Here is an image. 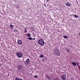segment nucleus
<instances>
[{"instance_id":"nucleus-1","label":"nucleus","mask_w":80,"mask_h":80,"mask_svg":"<svg viewBox=\"0 0 80 80\" xmlns=\"http://www.w3.org/2000/svg\"><path fill=\"white\" fill-rule=\"evenodd\" d=\"M53 51L55 55H56L57 56H60V52L58 51V49L56 48L55 50L53 49Z\"/></svg>"},{"instance_id":"nucleus-2","label":"nucleus","mask_w":80,"mask_h":80,"mask_svg":"<svg viewBox=\"0 0 80 80\" xmlns=\"http://www.w3.org/2000/svg\"><path fill=\"white\" fill-rule=\"evenodd\" d=\"M38 43L40 45H44L45 42L42 39H40L38 41Z\"/></svg>"},{"instance_id":"nucleus-3","label":"nucleus","mask_w":80,"mask_h":80,"mask_svg":"<svg viewBox=\"0 0 80 80\" xmlns=\"http://www.w3.org/2000/svg\"><path fill=\"white\" fill-rule=\"evenodd\" d=\"M16 54L17 56L19 58H21L22 57V53L20 52H18V53H16Z\"/></svg>"},{"instance_id":"nucleus-4","label":"nucleus","mask_w":80,"mask_h":80,"mask_svg":"<svg viewBox=\"0 0 80 80\" xmlns=\"http://www.w3.org/2000/svg\"><path fill=\"white\" fill-rule=\"evenodd\" d=\"M62 80H65L66 79V75L65 74H63L61 77Z\"/></svg>"},{"instance_id":"nucleus-5","label":"nucleus","mask_w":80,"mask_h":80,"mask_svg":"<svg viewBox=\"0 0 80 80\" xmlns=\"http://www.w3.org/2000/svg\"><path fill=\"white\" fill-rule=\"evenodd\" d=\"M29 62H30V59H29V58L27 59L25 62V65H27L29 63Z\"/></svg>"},{"instance_id":"nucleus-6","label":"nucleus","mask_w":80,"mask_h":80,"mask_svg":"<svg viewBox=\"0 0 80 80\" xmlns=\"http://www.w3.org/2000/svg\"><path fill=\"white\" fill-rule=\"evenodd\" d=\"M18 43L19 45L22 44V41L21 40H18Z\"/></svg>"},{"instance_id":"nucleus-7","label":"nucleus","mask_w":80,"mask_h":80,"mask_svg":"<svg viewBox=\"0 0 80 80\" xmlns=\"http://www.w3.org/2000/svg\"><path fill=\"white\" fill-rule=\"evenodd\" d=\"M18 70H21V68H22V65H19L18 66Z\"/></svg>"},{"instance_id":"nucleus-8","label":"nucleus","mask_w":80,"mask_h":80,"mask_svg":"<svg viewBox=\"0 0 80 80\" xmlns=\"http://www.w3.org/2000/svg\"><path fill=\"white\" fill-rule=\"evenodd\" d=\"M65 5L68 7H70L71 6V4H70V3L68 2H67L65 3Z\"/></svg>"},{"instance_id":"nucleus-9","label":"nucleus","mask_w":80,"mask_h":80,"mask_svg":"<svg viewBox=\"0 0 80 80\" xmlns=\"http://www.w3.org/2000/svg\"><path fill=\"white\" fill-rule=\"evenodd\" d=\"M15 80H23L22 78H19L18 77H16L15 78Z\"/></svg>"},{"instance_id":"nucleus-10","label":"nucleus","mask_w":80,"mask_h":80,"mask_svg":"<svg viewBox=\"0 0 80 80\" xmlns=\"http://www.w3.org/2000/svg\"><path fill=\"white\" fill-rule=\"evenodd\" d=\"M71 15H73L74 17H75L76 18H79V17L78 16H77V15H74V14H72Z\"/></svg>"},{"instance_id":"nucleus-11","label":"nucleus","mask_w":80,"mask_h":80,"mask_svg":"<svg viewBox=\"0 0 80 80\" xmlns=\"http://www.w3.org/2000/svg\"><path fill=\"white\" fill-rule=\"evenodd\" d=\"M43 57H44V56H43V55H42V54H41L39 56V58H43Z\"/></svg>"},{"instance_id":"nucleus-12","label":"nucleus","mask_w":80,"mask_h":80,"mask_svg":"<svg viewBox=\"0 0 80 80\" xmlns=\"http://www.w3.org/2000/svg\"><path fill=\"white\" fill-rule=\"evenodd\" d=\"M72 65H74V66H75L77 64H76V62H72Z\"/></svg>"},{"instance_id":"nucleus-13","label":"nucleus","mask_w":80,"mask_h":80,"mask_svg":"<svg viewBox=\"0 0 80 80\" xmlns=\"http://www.w3.org/2000/svg\"><path fill=\"white\" fill-rule=\"evenodd\" d=\"M46 78L47 79H48V80H51V78H50V77L49 76H46Z\"/></svg>"},{"instance_id":"nucleus-14","label":"nucleus","mask_w":80,"mask_h":80,"mask_svg":"<svg viewBox=\"0 0 80 80\" xmlns=\"http://www.w3.org/2000/svg\"><path fill=\"white\" fill-rule=\"evenodd\" d=\"M27 35L28 37H30L31 36V34L29 33L27 34Z\"/></svg>"},{"instance_id":"nucleus-15","label":"nucleus","mask_w":80,"mask_h":80,"mask_svg":"<svg viewBox=\"0 0 80 80\" xmlns=\"http://www.w3.org/2000/svg\"><path fill=\"white\" fill-rule=\"evenodd\" d=\"M63 37H64V38H68V36H63Z\"/></svg>"},{"instance_id":"nucleus-16","label":"nucleus","mask_w":80,"mask_h":80,"mask_svg":"<svg viewBox=\"0 0 80 80\" xmlns=\"http://www.w3.org/2000/svg\"><path fill=\"white\" fill-rule=\"evenodd\" d=\"M27 28H24V33H27Z\"/></svg>"},{"instance_id":"nucleus-17","label":"nucleus","mask_w":80,"mask_h":80,"mask_svg":"<svg viewBox=\"0 0 80 80\" xmlns=\"http://www.w3.org/2000/svg\"><path fill=\"white\" fill-rule=\"evenodd\" d=\"M28 40H33V38L31 37H29L28 38Z\"/></svg>"},{"instance_id":"nucleus-18","label":"nucleus","mask_w":80,"mask_h":80,"mask_svg":"<svg viewBox=\"0 0 80 80\" xmlns=\"http://www.w3.org/2000/svg\"><path fill=\"white\" fill-rule=\"evenodd\" d=\"M10 27L11 28H13V25L11 24L10 25Z\"/></svg>"},{"instance_id":"nucleus-19","label":"nucleus","mask_w":80,"mask_h":80,"mask_svg":"<svg viewBox=\"0 0 80 80\" xmlns=\"http://www.w3.org/2000/svg\"><path fill=\"white\" fill-rule=\"evenodd\" d=\"M15 7V8H19V6H18L16 5Z\"/></svg>"},{"instance_id":"nucleus-20","label":"nucleus","mask_w":80,"mask_h":80,"mask_svg":"<svg viewBox=\"0 0 80 80\" xmlns=\"http://www.w3.org/2000/svg\"><path fill=\"white\" fill-rule=\"evenodd\" d=\"M31 30H32V31H35V29L34 28H33V27L32 28Z\"/></svg>"},{"instance_id":"nucleus-21","label":"nucleus","mask_w":80,"mask_h":80,"mask_svg":"<svg viewBox=\"0 0 80 80\" xmlns=\"http://www.w3.org/2000/svg\"><path fill=\"white\" fill-rule=\"evenodd\" d=\"M65 50H66V51L68 52H70V51L68 50V49H65Z\"/></svg>"},{"instance_id":"nucleus-22","label":"nucleus","mask_w":80,"mask_h":80,"mask_svg":"<svg viewBox=\"0 0 80 80\" xmlns=\"http://www.w3.org/2000/svg\"><path fill=\"white\" fill-rule=\"evenodd\" d=\"M14 32H17L18 31V30H17V29H14Z\"/></svg>"},{"instance_id":"nucleus-23","label":"nucleus","mask_w":80,"mask_h":80,"mask_svg":"<svg viewBox=\"0 0 80 80\" xmlns=\"http://www.w3.org/2000/svg\"><path fill=\"white\" fill-rule=\"evenodd\" d=\"M34 78H37V77H38V76H34Z\"/></svg>"},{"instance_id":"nucleus-24","label":"nucleus","mask_w":80,"mask_h":80,"mask_svg":"<svg viewBox=\"0 0 80 80\" xmlns=\"http://www.w3.org/2000/svg\"><path fill=\"white\" fill-rule=\"evenodd\" d=\"M44 6L45 7H46V5L45 4H44Z\"/></svg>"},{"instance_id":"nucleus-25","label":"nucleus","mask_w":80,"mask_h":80,"mask_svg":"<svg viewBox=\"0 0 80 80\" xmlns=\"http://www.w3.org/2000/svg\"><path fill=\"white\" fill-rule=\"evenodd\" d=\"M45 59H42V61H43V62L44 60Z\"/></svg>"},{"instance_id":"nucleus-26","label":"nucleus","mask_w":80,"mask_h":80,"mask_svg":"<svg viewBox=\"0 0 80 80\" xmlns=\"http://www.w3.org/2000/svg\"><path fill=\"white\" fill-rule=\"evenodd\" d=\"M32 40H35V38H33L32 39Z\"/></svg>"},{"instance_id":"nucleus-27","label":"nucleus","mask_w":80,"mask_h":80,"mask_svg":"<svg viewBox=\"0 0 80 80\" xmlns=\"http://www.w3.org/2000/svg\"><path fill=\"white\" fill-rule=\"evenodd\" d=\"M46 2H49V0H47L46 1Z\"/></svg>"},{"instance_id":"nucleus-28","label":"nucleus","mask_w":80,"mask_h":80,"mask_svg":"<svg viewBox=\"0 0 80 80\" xmlns=\"http://www.w3.org/2000/svg\"><path fill=\"white\" fill-rule=\"evenodd\" d=\"M77 65H78V64H77Z\"/></svg>"}]
</instances>
